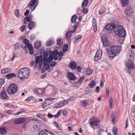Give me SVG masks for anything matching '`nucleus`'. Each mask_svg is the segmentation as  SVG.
<instances>
[{"instance_id": "obj_44", "label": "nucleus", "mask_w": 135, "mask_h": 135, "mask_svg": "<svg viewBox=\"0 0 135 135\" xmlns=\"http://www.w3.org/2000/svg\"><path fill=\"white\" fill-rule=\"evenodd\" d=\"M105 11V8H102L100 9L99 11V15H101Z\"/></svg>"}, {"instance_id": "obj_34", "label": "nucleus", "mask_w": 135, "mask_h": 135, "mask_svg": "<svg viewBox=\"0 0 135 135\" xmlns=\"http://www.w3.org/2000/svg\"><path fill=\"white\" fill-rule=\"evenodd\" d=\"M78 18L77 16L76 15H74L71 18V21L73 23H75L76 21Z\"/></svg>"}, {"instance_id": "obj_36", "label": "nucleus", "mask_w": 135, "mask_h": 135, "mask_svg": "<svg viewBox=\"0 0 135 135\" xmlns=\"http://www.w3.org/2000/svg\"><path fill=\"white\" fill-rule=\"evenodd\" d=\"M54 42L52 40H50L48 41L46 44V45L47 46H51L54 44Z\"/></svg>"}, {"instance_id": "obj_43", "label": "nucleus", "mask_w": 135, "mask_h": 135, "mask_svg": "<svg viewBox=\"0 0 135 135\" xmlns=\"http://www.w3.org/2000/svg\"><path fill=\"white\" fill-rule=\"evenodd\" d=\"M15 15L16 16L18 17H20V15L19 12V10L16 9L15 11Z\"/></svg>"}, {"instance_id": "obj_30", "label": "nucleus", "mask_w": 135, "mask_h": 135, "mask_svg": "<svg viewBox=\"0 0 135 135\" xmlns=\"http://www.w3.org/2000/svg\"><path fill=\"white\" fill-rule=\"evenodd\" d=\"M89 3L88 0H84L83 1L82 4V7L83 8H85L87 7Z\"/></svg>"}, {"instance_id": "obj_39", "label": "nucleus", "mask_w": 135, "mask_h": 135, "mask_svg": "<svg viewBox=\"0 0 135 135\" xmlns=\"http://www.w3.org/2000/svg\"><path fill=\"white\" fill-rule=\"evenodd\" d=\"M93 71V70L92 69H87L86 70L85 73L87 75H89L92 74Z\"/></svg>"}, {"instance_id": "obj_14", "label": "nucleus", "mask_w": 135, "mask_h": 135, "mask_svg": "<svg viewBox=\"0 0 135 135\" xmlns=\"http://www.w3.org/2000/svg\"><path fill=\"white\" fill-rule=\"evenodd\" d=\"M48 57V54L47 52L46 51H44L43 52V65L44 66H47V58Z\"/></svg>"}, {"instance_id": "obj_47", "label": "nucleus", "mask_w": 135, "mask_h": 135, "mask_svg": "<svg viewBox=\"0 0 135 135\" xmlns=\"http://www.w3.org/2000/svg\"><path fill=\"white\" fill-rule=\"evenodd\" d=\"M37 92L39 94H42L44 93V91L40 88L38 89Z\"/></svg>"}, {"instance_id": "obj_21", "label": "nucleus", "mask_w": 135, "mask_h": 135, "mask_svg": "<svg viewBox=\"0 0 135 135\" xmlns=\"http://www.w3.org/2000/svg\"><path fill=\"white\" fill-rule=\"evenodd\" d=\"M36 25L35 22L33 21H30L28 23V27L31 30L34 27H36Z\"/></svg>"}, {"instance_id": "obj_19", "label": "nucleus", "mask_w": 135, "mask_h": 135, "mask_svg": "<svg viewBox=\"0 0 135 135\" xmlns=\"http://www.w3.org/2000/svg\"><path fill=\"white\" fill-rule=\"evenodd\" d=\"M1 98L3 99H7L8 98L6 92L4 91L1 92Z\"/></svg>"}, {"instance_id": "obj_37", "label": "nucleus", "mask_w": 135, "mask_h": 135, "mask_svg": "<svg viewBox=\"0 0 135 135\" xmlns=\"http://www.w3.org/2000/svg\"><path fill=\"white\" fill-rule=\"evenodd\" d=\"M112 131L114 134L115 135H116L118 132V129L117 127H114L112 129Z\"/></svg>"}, {"instance_id": "obj_33", "label": "nucleus", "mask_w": 135, "mask_h": 135, "mask_svg": "<svg viewBox=\"0 0 135 135\" xmlns=\"http://www.w3.org/2000/svg\"><path fill=\"white\" fill-rule=\"evenodd\" d=\"M10 71L11 70L9 68H4L2 70L1 73L4 74L7 73Z\"/></svg>"}, {"instance_id": "obj_57", "label": "nucleus", "mask_w": 135, "mask_h": 135, "mask_svg": "<svg viewBox=\"0 0 135 135\" xmlns=\"http://www.w3.org/2000/svg\"><path fill=\"white\" fill-rule=\"evenodd\" d=\"M6 112L8 114H14L13 113V111H12V110H7L6 111Z\"/></svg>"}, {"instance_id": "obj_13", "label": "nucleus", "mask_w": 135, "mask_h": 135, "mask_svg": "<svg viewBox=\"0 0 135 135\" xmlns=\"http://www.w3.org/2000/svg\"><path fill=\"white\" fill-rule=\"evenodd\" d=\"M69 102V101L68 100H62L58 104L56 107L57 108L61 107L68 104Z\"/></svg>"}, {"instance_id": "obj_40", "label": "nucleus", "mask_w": 135, "mask_h": 135, "mask_svg": "<svg viewBox=\"0 0 135 135\" xmlns=\"http://www.w3.org/2000/svg\"><path fill=\"white\" fill-rule=\"evenodd\" d=\"M111 117L112 118V122H114L115 120V116L113 112H112L111 114Z\"/></svg>"}, {"instance_id": "obj_25", "label": "nucleus", "mask_w": 135, "mask_h": 135, "mask_svg": "<svg viewBox=\"0 0 135 135\" xmlns=\"http://www.w3.org/2000/svg\"><path fill=\"white\" fill-rule=\"evenodd\" d=\"M77 66L76 63L74 61H72L70 62L69 65L70 68L72 69H75Z\"/></svg>"}, {"instance_id": "obj_7", "label": "nucleus", "mask_w": 135, "mask_h": 135, "mask_svg": "<svg viewBox=\"0 0 135 135\" xmlns=\"http://www.w3.org/2000/svg\"><path fill=\"white\" fill-rule=\"evenodd\" d=\"M99 122L100 121L97 118L92 117L90 119L89 123L91 127L93 128V126H98L99 125L98 124Z\"/></svg>"}, {"instance_id": "obj_8", "label": "nucleus", "mask_w": 135, "mask_h": 135, "mask_svg": "<svg viewBox=\"0 0 135 135\" xmlns=\"http://www.w3.org/2000/svg\"><path fill=\"white\" fill-rule=\"evenodd\" d=\"M37 0H31L28 4L27 7L30 8L32 11H33L37 5Z\"/></svg>"}, {"instance_id": "obj_15", "label": "nucleus", "mask_w": 135, "mask_h": 135, "mask_svg": "<svg viewBox=\"0 0 135 135\" xmlns=\"http://www.w3.org/2000/svg\"><path fill=\"white\" fill-rule=\"evenodd\" d=\"M101 39L104 46L107 47L108 45V41L107 37L104 36H103L101 37Z\"/></svg>"}, {"instance_id": "obj_23", "label": "nucleus", "mask_w": 135, "mask_h": 135, "mask_svg": "<svg viewBox=\"0 0 135 135\" xmlns=\"http://www.w3.org/2000/svg\"><path fill=\"white\" fill-rule=\"evenodd\" d=\"M22 71H23V70L20 69L18 72V77L20 78V79H25V78H24V74L23 73H22Z\"/></svg>"}, {"instance_id": "obj_28", "label": "nucleus", "mask_w": 135, "mask_h": 135, "mask_svg": "<svg viewBox=\"0 0 135 135\" xmlns=\"http://www.w3.org/2000/svg\"><path fill=\"white\" fill-rule=\"evenodd\" d=\"M82 37V36L81 35H78L76 36L74 38V42L75 43L78 42L79 40H80Z\"/></svg>"}, {"instance_id": "obj_1", "label": "nucleus", "mask_w": 135, "mask_h": 135, "mask_svg": "<svg viewBox=\"0 0 135 135\" xmlns=\"http://www.w3.org/2000/svg\"><path fill=\"white\" fill-rule=\"evenodd\" d=\"M120 48L119 46H113L110 48H107L106 49L107 54L109 55V57L110 59H113L117 54L119 53Z\"/></svg>"}, {"instance_id": "obj_6", "label": "nucleus", "mask_w": 135, "mask_h": 135, "mask_svg": "<svg viewBox=\"0 0 135 135\" xmlns=\"http://www.w3.org/2000/svg\"><path fill=\"white\" fill-rule=\"evenodd\" d=\"M79 23L77 22L76 23V25L73 26L71 28L70 31H68L66 33V37L68 39H69L70 38L71 36V33H74L76 31L77 28H78V26L79 25Z\"/></svg>"}, {"instance_id": "obj_61", "label": "nucleus", "mask_w": 135, "mask_h": 135, "mask_svg": "<svg viewBox=\"0 0 135 135\" xmlns=\"http://www.w3.org/2000/svg\"><path fill=\"white\" fill-rule=\"evenodd\" d=\"M47 115L49 118H52L54 117L53 115L50 113H48Z\"/></svg>"}, {"instance_id": "obj_26", "label": "nucleus", "mask_w": 135, "mask_h": 135, "mask_svg": "<svg viewBox=\"0 0 135 135\" xmlns=\"http://www.w3.org/2000/svg\"><path fill=\"white\" fill-rule=\"evenodd\" d=\"M36 116L37 117H38L45 122L46 121V119L45 118V116L43 114H38L36 115Z\"/></svg>"}, {"instance_id": "obj_20", "label": "nucleus", "mask_w": 135, "mask_h": 135, "mask_svg": "<svg viewBox=\"0 0 135 135\" xmlns=\"http://www.w3.org/2000/svg\"><path fill=\"white\" fill-rule=\"evenodd\" d=\"M92 26L94 31L96 32L97 30V26L96 21L95 18H93L92 21Z\"/></svg>"}, {"instance_id": "obj_31", "label": "nucleus", "mask_w": 135, "mask_h": 135, "mask_svg": "<svg viewBox=\"0 0 135 135\" xmlns=\"http://www.w3.org/2000/svg\"><path fill=\"white\" fill-rule=\"evenodd\" d=\"M95 81L93 80L91 81L90 83L89 84L88 86L91 88H93L95 87Z\"/></svg>"}, {"instance_id": "obj_45", "label": "nucleus", "mask_w": 135, "mask_h": 135, "mask_svg": "<svg viewBox=\"0 0 135 135\" xmlns=\"http://www.w3.org/2000/svg\"><path fill=\"white\" fill-rule=\"evenodd\" d=\"M80 84L78 82L74 83L73 85V86L74 87H76L78 88L79 86V85Z\"/></svg>"}, {"instance_id": "obj_52", "label": "nucleus", "mask_w": 135, "mask_h": 135, "mask_svg": "<svg viewBox=\"0 0 135 135\" xmlns=\"http://www.w3.org/2000/svg\"><path fill=\"white\" fill-rule=\"evenodd\" d=\"M26 27V25H24L21 27L20 30L22 32H23L24 31V30H25Z\"/></svg>"}, {"instance_id": "obj_2", "label": "nucleus", "mask_w": 135, "mask_h": 135, "mask_svg": "<svg viewBox=\"0 0 135 135\" xmlns=\"http://www.w3.org/2000/svg\"><path fill=\"white\" fill-rule=\"evenodd\" d=\"M134 51L133 50H130L128 52V56L131 58L129 59L128 61L127 62L126 66L129 69H133L134 68V66L133 62L134 59Z\"/></svg>"}, {"instance_id": "obj_11", "label": "nucleus", "mask_w": 135, "mask_h": 135, "mask_svg": "<svg viewBox=\"0 0 135 135\" xmlns=\"http://www.w3.org/2000/svg\"><path fill=\"white\" fill-rule=\"evenodd\" d=\"M38 135H55L49 131L44 129L38 133Z\"/></svg>"}, {"instance_id": "obj_41", "label": "nucleus", "mask_w": 135, "mask_h": 135, "mask_svg": "<svg viewBox=\"0 0 135 135\" xmlns=\"http://www.w3.org/2000/svg\"><path fill=\"white\" fill-rule=\"evenodd\" d=\"M81 105L82 106L85 107L87 105L88 103L87 101L86 100L83 101L81 103Z\"/></svg>"}, {"instance_id": "obj_42", "label": "nucleus", "mask_w": 135, "mask_h": 135, "mask_svg": "<svg viewBox=\"0 0 135 135\" xmlns=\"http://www.w3.org/2000/svg\"><path fill=\"white\" fill-rule=\"evenodd\" d=\"M23 42L25 44L26 46H27V45L30 44L29 41L26 38H24L23 40Z\"/></svg>"}, {"instance_id": "obj_53", "label": "nucleus", "mask_w": 135, "mask_h": 135, "mask_svg": "<svg viewBox=\"0 0 135 135\" xmlns=\"http://www.w3.org/2000/svg\"><path fill=\"white\" fill-rule=\"evenodd\" d=\"M54 126H56V127L58 129H60V127L59 125L57 123V122H54Z\"/></svg>"}, {"instance_id": "obj_58", "label": "nucleus", "mask_w": 135, "mask_h": 135, "mask_svg": "<svg viewBox=\"0 0 135 135\" xmlns=\"http://www.w3.org/2000/svg\"><path fill=\"white\" fill-rule=\"evenodd\" d=\"M33 99V97H29L27 98L26 99V101L28 102H30L31 100H32Z\"/></svg>"}, {"instance_id": "obj_50", "label": "nucleus", "mask_w": 135, "mask_h": 135, "mask_svg": "<svg viewBox=\"0 0 135 135\" xmlns=\"http://www.w3.org/2000/svg\"><path fill=\"white\" fill-rule=\"evenodd\" d=\"M57 65V63L55 61H53L50 64V65L52 67H54Z\"/></svg>"}, {"instance_id": "obj_32", "label": "nucleus", "mask_w": 135, "mask_h": 135, "mask_svg": "<svg viewBox=\"0 0 135 135\" xmlns=\"http://www.w3.org/2000/svg\"><path fill=\"white\" fill-rule=\"evenodd\" d=\"M41 43L38 41H36L34 44L35 48L36 49H38L39 48L41 45Z\"/></svg>"}, {"instance_id": "obj_35", "label": "nucleus", "mask_w": 135, "mask_h": 135, "mask_svg": "<svg viewBox=\"0 0 135 135\" xmlns=\"http://www.w3.org/2000/svg\"><path fill=\"white\" fill-rule=\"evenodd\" d=\"M53 57L49 55V57L47 58V65H49L50 63L52 60Z\"/></svg>"}, {"instance_id": "obj_3", "label": "nucleus", "mask_w": 135, "mask_h": 135, "mask_svg": "<svg viewBox=\"0 0 135 135\" xmlns=\"http://www.w3.org/2000/svg\"><path fill=\"white\" fill-rule=\"evenodd\" d=\"M114 31L116 34L120 37H124L126 35V31L121 26L115 27L114 28Z\"/></svg>"}, {"instance_id": "obj_5", "label": "nucleus", "mask_w": 135, "mask_h": 135, "mask_svg": "<svg viewBox=\"0 0 135 135\" xmlns=\"http://www.w3.org/2000/svg\"><path fill=\"white\" fill-rule=\"evenodd\" d=\"M17 90V86L15 84L12 83L8 87L7 89V92L9 94H13L16 93Z\"/></svg>"}, {"instance_id": "obj_63", "label": "nucleus", "mask_w": 135, "mask_h": 135, "mask_svg": "<svg viewBox=\"0 0 135 135\" xmlns=\"http://www.w3.org/2000/svg\"><path fill=\"white\" fill-rule=\"evenodd\" d=\"M42 106L43 108H45L46 106V103L45 102H43L42 103Z\"/></svg>"}, {"instance_id": "obj_22", "label": "nucleus", "mask_w": 135, "mask_h": 135, "mask_svg": "<svg viewBox=\"0 0 135 135\" xmlns=\"http://www.w3.org/2000/svg\"><path fill=\"white\" fill-rule=\"evenodd\" d=\"M27 47L29 50V53L30 54L32 55L34 53V51L33 50V48L32 47V45L30 44L27 45Z\"/></svg>"}, {"instance_id": "obj_4", "label": "nucleus", "mask_w": 135, "mask_h": 135, "mask_svg": "<svg viewBox=\"0 0 135 135\" xmlns=\"http://www.w3.org/2000/svg\"><path fill=\"white\" fill-rule=\"evenodd\" d=\"M36 64L34 66L35 68H37L38 64H39V66L38 67V69L39 70H40L41 69V67L43 63V56L42 55H40L39 56H36L35 57V61Z\"/></svg>"}, {"instance_id": "obj_16", "label": "nucleus", "mask_w": 135, "mask_h": 135, "mask_svg": "<svg viewBox=\"0 0 135 135\" xmlns=\"http://www.w3.org/2000/svg\"><path fill=\"white\" fill-rule=\"evenodd\" d=\"M134 12L133 9L130 7H128L126 10V13L128 15H131Z\"/></svg>"}, {"instance_id": "obj_56", "label": "nucleus", "mask_w": 135, "mask_h": 135, "mask_svg": "<svg viewBox=\"0 0 135 135\" xmlns=\"http://www.w3.org/2000/svg\"><path fill=\"white\" fill-rule=\"evenodd\" d=\"M58 55L59 56L61 57L63 56L64 54L62 51H60L58 52Z\"/></svg>"}, {"instance_id": "obj_27", "label": "nucleus", "mask_w": 135, "mask_h": 135, "mask_svg": "<svg viewBox=\"0 0 135 135\" xmlns=\"http://www.w3.org/2000/svg\"><path fill=\"white\" fill-rule=\"evenodd\" d=\"M122 6L123 7H126L129 3V0H120Z\"/></svg>"}, {"instance_id": "obj_55", "label": "nucleus", "mask_w": 135, "mask_h": 135, "mask_svg": "<svg viewBox=\"0 0 135 135\" xmlns=\"http://www.w3.org/2000/svg\"><path fill=\"white\" fill-rule=\"evenodd\" d=\"M105 90L107 95V96L109 95V88L107 87H106Z\"/></svg>"}, {"instance_id": "obj_59", "label": "nucleus", "mask_w": 135, "mask_h": 135, "mask_svg": "<svg viewBox=\"0 0 135 135\" xmlns=\"http://www.w3.org/2000/svg\"><path fill=\"white\" fill-rule=\"evenodd\" d=\"M113 102V100L112 99H111L109 101V105L110 107H112V104Z\"/></svg>"}, {"instance_id": "obj_38", "label": "nucleus", "mask_w": 135, "mask_h": 135, "mask_svg": "<svg viewBox=\"0 0 135 135\" xmlns=\"http://www.w3.org/2000/svg\"><path fill=\"white\" fill-rule=\"evenodd\" d=\"M68 47V46L67 44L64 45L62 48V50L64 52H65L67 51Z\"/></svg>"}, {"instance_id": "obj_54", "label": "nucleus", "mask_w": 135, "mask_h": 135, "mask_svg": "<svg viewBox=\"0 0 135 135\" xmlns=\"http://www.w3.org/2000/svg\"><path fill=\"white\" fill-rule=\"evenodd\" d=\"M30 12V10H27L24 13V15L26 16H28Z\"/></svg>"}, {"instance_id": "obj_49", "label": "nucleus", "mask_w": 135, "mask_h": 135, "mask_svg": "<svg viewBox=\"0 0 135 135\" xmlns=\"http://www.w3.org/2000/svg\"><path fill=\"white\" fill-rule=\"evenodd\" d=\"M57 45H59L60 46H61L62 45V43L61 42V40L58 39L57 41Z\"/></svg>"}, {"instance_id": "obj_51", "label": "nucleus", "mask_w": 135, "mask_h": 135, "mask_svg": "<svg viewBox=\"0 0 135 135\" xmlns=\"http://www.w3.org/2000/svg\"><path fill=\"white\" fill-rule=\"evenodd\" d=\"M84 77H81L80 78L79 80V81H78V83L80 84L84 80Z\"/></svg>"}, {"instance_id": "obj_60", "label": "nucleus", "mask_w": 135, "mask_h": 135, "mask_svg": "<svg viewBox=\"0 0 135 135\" xmlns=\"http://www.w3.org/2000/svg\"><path fill=\"white\" fill-rule=\"evenodd\" d=\"M54 56H57L58 55V50H55L54 52Z\"/></svg>"}, {"instance_id": "obj_48", "label": "nucleus", "mask_w": 135, "mask_h": 135, "mask_svg": "<svg viewBox=\"0 0 135 135\" xmlns=\"http://www.w3.org/2000/svg\"><path fill=\"white\" fill-rule=\"evenodd\" d=\"M20 44L18 43H17L14 45L15 48V50L19 49Z\"/></svg>"}, {"instance_id": "obj_10", "label": "nucleus", "mask_w": 135, "mask_h": 135, "mask_svg": "<svg viewBox=\"0 0 135 135\" xmlns=\"http://www.w3.org/2000/svg\"><path fill=\"white\" fill-rule=\"evenodd\" d=\"M23 70L22 73L24 74L25 79L27 78L30 74V70L27 68H24L21 69Z\"/></svg>"}, {"instance_id": "obj_46", "label": "nucleus", "mask_w": 135, "mask_h": 135, "mask_svg": "<svg viewBox=\"0 0 135 135\" xmlns=\"http://www.w3.org/2000/svg\"><path fill=\"white\" fill-rule=\"evenodd\" d=\"M61 112L60 111H59L57 112L56 114L54 115V117L55 118H57L59 117L60 115Z\"/></svg>"}, {"instance_id": "obj_64", "label": "nucleus", "mask_w": 135, "mask_h": 135, "mask_svg": "<svg viewBox=\"0 0 135 135\" xmlns=\"http://www.w3.org/2000/svg\"><path fill=\"white\" fill-rule=\"evenodd\" d=\"M82 11L84 13H86L88 12V10L86 8H84L82 10Z\"/></svg>"}, {"instance_id": "obj_29", "label": "nucleus", "mask_w": 135, "mask_h": 135, "mask_svg": "<svg viewBox=\"0 0 135 135\" xmlns=\"http://www.w3.org/2000/svg\"><path fill=\"white\" fill-rule=\"evenodd\" d=\"M15 75L13 73H10L6 75V77L8 79H11L16 77Z\"/></svg>"}, {"instance_id": "obj_62", "label": "nucleus", "mask_w": 135, "mask_h": 135, "mask_svg": "<svg viewBox=\"0 0 135 135\" xmlns=\"http://www.w3.org/2000/svg\"><path fill=\"white\" fill-rule=\"evenodd\" d=\"M77 71L78 72H81V68L80 66H78L77 68Z\"/></svg>"}, {"instance_id": "obj_18", "label": "nucleus", "mask_w": 135, "mask_h": 135, "mask_svg": "<svg viewBox=\"0 0 135 135\" xmlns=\"http://www.w3.org/2000/svg\"><path fill=\"white\" fill-rule=\"evenodd\" d=\"M68 77L71 80H74L76 79V77L74 74L71 73H68Z\"/></svg>"}, {"instance_id": "obj_12", "label": "nucleus", "mask_w": 135, "mask_h": 135, "mask_svg": "<svg viewBox=\"0 0 135 135\" xmlns=\"http://www.w3.org/2000/svg\"><path fill=\"white\" fill-rule=\"evenodd\" d=\"M25 121V120L24 118L20 117L15 119L13 122L15 124H19L24 122Z\"/></svg>"}, {"instance_id": "obj_9", "label": "nucleus", "mask_w": 135, "mask_h": 135, "mask_svg": "<svg viewBox=\"0 0 135 135\" xmlns=\"http://www.w3.org/2000/svg\"><path fill=\"white\" fill-rule=\"evenodd\" d=\"M102 55V51L101 49H99L97 51L95 56L94 60L97 61L99 60L101 57Z\"/></svg>"}, {"instance_id": "obj_24", "label": "nucleus", "mask_w": 135, "mask_h": 135, "mask_svg": "<svg viewBox=\"0 0 135 135\" xmlns=\"http://www.w3.org/2000/svg\"><path fill=\"white\" fill-rule=\"evenodd\" d=\"M114 26L113 25L109 24L107 25L105 27V29L108 30H111L113 29H114Z\"/></svg>"}, {"instance_id": "obj_17", "label": "nucleus", "mask_w": 135, "mask_h": 135, "mask_svg": "<svg viewBox=\"0 0 135 135\" xmlns=\"http://www.w3.org/2000/svg\"><path fill=\"white\" fill-rule=\"evenodd\" d=\"M7 133V131L5 127H0V134L5 135Z\"/></svg>"}]
</instances>
